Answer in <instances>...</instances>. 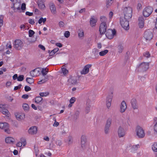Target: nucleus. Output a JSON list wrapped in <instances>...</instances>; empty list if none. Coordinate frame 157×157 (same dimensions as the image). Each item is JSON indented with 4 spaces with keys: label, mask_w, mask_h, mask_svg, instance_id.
<instances>
[{
    "label": "nucleus",
    "mask_w": 157,
    "mask_h": 157,
    "mask_svg": "<svg viewBox=\"0 0 157 157\" xmlns=\"http://www.w3.org/2000/svg\"><path fill=\"white\" fill-rule=\"evenodd\" d=\"M132 10L130 7H125L124 9V17L123 18L129 20L132 17Z\"/></svg>",
    "instance_id": "nucleus-1"
},
{
    "label": "nucleus",
    "mask_w": 157,
    "mask_h": 157,
    "mask_svg": "<svg viewBox=\"0 0 157 157\" xmlns=\"http://www.w3.org/2000/svg\"><path fill=\"white\" fill-rule=\"evenodd\" d=\"M128 20L126 19L123 17H121L120 22L122 27L125 30H127L129 29Z\"/></svg>",
    "instance_id": "nucleus-2"
},
{
    "label": "nucleus",
    "mask_w": 157,
    "mask_h": 157,
    "mask_svg": "<svg viewBox=\"0 0 157 157\" xmlns=\"http://www.w3.org/2000/svg\"><path fill=\"white\" fill-rule=\"evenodd\" d=\"M153 11V9L150 6L146 7L143 10V15L145 17H148L152 13Z\"/></svg>",
    "instance_id": "nucleus-3"
},
{
    "label": "nucleus",
    "mask_w": 157,
    "mask_h": 157,
    "mask_svg": "<svg viewBox=\"0 0 157 157\" xmlns=\"http://www.w3.org/2000/svg\"><path fill=\"white\" fill-rule=\"evenodd\" d=\"M149 63L144 62L141 63L138 66V68L139 70L143 71H145L149 68Z\"/></svg>",
    "instance_id": "nucleus-4"
},
{
    "label": "nucleus",
    "mask_w": 157,
    "mask_h": 157,
    "mask_svg": "<svg viewBox=\"0 0 157 157\" xmlns=\"http://www.w3.org/2000/svg\"><path fill=\"white\" fill-rule=\"evenodd\" d=\"M153 37L152 31L149 30H146L144 34V37L147 41H150Z\"/></svg>",
    "instance_id": "nucleus-5"
},
{
    "label": "nucleus",
    "mask_w": 157,
    "mask_h": 157,
    "mask_svg": "<svg viewBox=\"0 0 157 157\" xmlns=\"http://www.w3.org/2000/svg\"><path fill=\"white\" fill-rule=\"evenodd\" d=\"M136 132L137 136L139 138H143L145 136V133L143 128L139 126L137 127Z\"/></svg>",
    "instance_id": "nucleus-6"
},
{
    "label": "nucleus",
    "mask_w": 157,
    "mask_h": 157,
    "mask_svg": "<svg viewBox=\"0 0 157 157\" xmlns=\"http://www.w3.org/2000/svg\"><path fill=\"white\" fill-rule=\"evenodd\" d=\"M116 33V31L115 29H109L107 31L105 34L106 36L109 39H112Z\"/></svg>",
    "instance_id": "nucleus-7"
},
{
    "label": "nucleus",
    "mask_w": 157,
    "mask_h": 157,
    "mask_svg": "<svg viewBox=\"0 0 157 157\" xmlns=\"http://www.w3.org/2000/svg\"><path fill=\"white\" fill-rule=\"evenodd\" d=\"M9 127V125L6 122L0 123V128L3 129L4 131L7 133H9L10 132Z\"/></svg>",
    "instance_id": "nucleus-8"
},
{
    "label": "nucleus",
    "mask_w": 157,
    "mask_h": 157,
    "mask_svg": "<svg viewBox=\"0 0 157 157\" xmlns=\"http://www.w3.org/2000/svg\"><path fill=\"white\" fill-rule=\"evenodd\" d=\"M23 46V42L21 40L18 39L15 41L14 47L16 49L20 50L22 48Z\"/></svg>",
    "instance_id": "nucleus-9"
},
{
    "label": "nucleus",
    "mask_w": 157,
    "mask_h": 157,
    "mask_svg": "<svg viewBox=\"0 0 157 157\" xmlns=\"http://www.w3.org/2000/svg\"><path fill=\"white\" fill-rule=\"evenodd\" d=\"M118 136L120 138L123 137L125 135L126 131L121 126H120L117 130Z\"/></svg>",
    "instance_id": "nucleus-10"
},
{
    "label": "nucleus",
    "mask_w": 157,
    "mask_h": 157,
    "mask_svg": "<svg viewBox=\"0 0 157 157\" xmlns=\"http://www.w3.org/2000/svg\"><path fill=\"white\" fill-rule=\"evenodd\" d=\"M77 83V78L76 77L70 76L68 80V85H75Z\"/></svg>",
    "instance_id": "nucleus-11"
},
{
    "label": "nucleus",
    "mask_w": 157,
    "mask_h": 157,
    "mask_svg": "<svg viewBox=\"0 0 157 157\" xmlns=\"http://www.w3.org/2000/svg\"><path fill=\"white\" fill-rule=\"evenodd\" d=\"M40 70L39 68H36L30 72V74L32 77L39 76L41 73Z\"/></svg>",
    "instance_id": "nucleus-12"
},
{
    "label": "nucleus",
    "mask_w": 157,
    "mask_h": 157,
    "mask_svg": "<svg viewBox=\"0 0 157 157\" xmlns=\"http://www.w3.org/2000/svg\"><path fill=\"white\" fill-rule=\"evenodd\" d=\"M111 121L110 119H108L105 126L104 131L105 134H107L109 132V128L111 124Z\"/></svg>",
    "instance_id": "nucleus-13"
},
{
    "label": "nucleus",
    "mask_w": 157,
    "mask_h": 157,
    "mask_svg": "<svg viewBox=\"0 0 157 157\" xmlns=\"http://www.w3.org/2000/svg\"><path fill=\"white\" fill-rule=\"evenodd\" d=\"M92 66L91 64H88L86 65L83 68V70L81 71V74L82 75H86L89 72V68Z\"/></svg>",
    "instance_id": "nucleus-14"
},
{
    "label": "nucleus",
    "mask_w": 157,
    "mask_h": 157,
    "mask_svg": "<svg viewBox=\"0 0 157 157\" xmlns=\"http://www.w3.org/2000/svg\"><path fill=\"white\" fill-rule=\"evenodd\" d=\"M107 28L106 23H101L100 24L99 28L100 33L101 34H104L106 32Z\"/></svg>",
    "instance_id": "nucleus-15"
},
{
    "label": "nucleus",
    "mask_w": 157,
    "mask_h": 157,
    "mask_svg": "<svg viewBox=\"0 0 157 157\" xmlns=\"http://www.w3.org/2000/svg\"><path fill=\"white\" fill-rule=\"evenodd\" d=\"M127 108L126 103L124 101H122L120 105V111L121 113L124 112Z\"/></svg>",
    "instance_id": "nucleus-16"
},
{
    "label": "nucleus",
    "mask_w": 157,
    "mask_h": 157,
    "mask_svg": "<svg viewBox=\"0 0 157 157\" xmlns=\"http://www.w3.org/2000/svg\"><path fill=\"white\" fill-rule=\"evenodd\" d=\"M144 17L142 16L139 17L138 18V24L140 28H143L144 26Z\"/></svg>",
    "instance_id": "nucleus-17"
},
{
    "label": "nucleus",
    "mask_w": 157,
    "mask_h": 157,
    "mask_svg": "<svg viewBox=\"0 0 157 157\" xmlns=\"http://www.w3.org/2000/svg\"><path fill=\"white\" fill-rule=\"evenodd\" d=\"M28 132L29 134L31 135L36 134L37 132V127L36 126L30 127L28 130Z\"/></svg>",
    "instance_id": "nucleus-18"
},
{
    "label": "nucleus",
    "mask_w": 157,
    "mask_h": 157,
    "mask_svg": "<svg viewBox=\"0 0 157 157\" xmlns=\"http://www.w3.org/2000/svg\"><path fill=\"white\" fill-rule=\"evenodd\" d=\"M131 102L132 107L134 109H137L138 105L136 99H132Z\"/></svg>",
    "instance_id": "nucleus-19"
},
{
    "label": "nucleus",
    "mask_w": 157,
    "mask_h": 157,
    "mask_svg": "<svg viewBox=\"0 0 157 157\" xmlns=\"http://www.w3.org/2000/svg\"><path fill=\"white\" fill-rule=\"evenodd\" d=\"M90 101L89 99L87 100L86 104V106L85 108V112L86 114L88 113L90 111L91 105L88 103Z\"/></svg>",
    "instance_id": "nucleus-20"
},
{
    "label": "nucleus",
    "mask_w": 157,
    "mask_h": 157,
    "mask_svg": "<svg viewBox=\"0 0 157 157\" xmlns=\"http://www.w3.org/2000/svg\"><path fill=\"white\" fill-rule=\"evenodd\" d=\"M79 111L77 110L76 111L73 115V121L74 122H76L77 120L79 117Z\"/></svg>",
    "instance_id": "nucleus-21"
},
{
    "label": "nucleus",
    "mask_w": 157,
    "mask_h": 157,
    "mask_svg": "<svg viewBox=\"0 0 157 157\" xmlns=\"http://www.w3.org/2000/svg\"><path fill=\"white\" fill-rule=\"evenodd\" d=\"M86 137L84 136H82L81 138V147L82 148H84L85 147V144L86 142Z\"/></svg>",
    "instance_id": "nucleus-22"
},
{
    "label": "nucleus",
    "mask_w": 157,
    "mask_h": 157,
    "mask_svg": "<svg viewBox=\"0 0 157 157\" xmlns=\"http://www.w3.org/2000/svg\"><path fill=\"white\" fill-rule=\"evenodd\" d=\"M96 22L97 20L94 18V17H92L90 18V24L92 27L95 25Z\"/></svg>",
    "instance_id": "nucleus-23"
},
{
    "label": "nucleus",
    "mask_w": 157,
    "mask_h": 157,
    "mask_svg": "<svg viewBox=\"0 0 157 157\" xmlns=\"http://www.w3.org/2000/svg\"><path fill=\"white\" fill-rule=\"evenodd\" d=\"M0 111L2 112V113L4 114H6V117H9V112L8 110L6 109L2 108L0 110Z\"/></svg>",
    "instance_id": "nucleus-24"
},
{
    "label": "nucleus",
    "mask_w": 157,
    "mask_h": 157,
    "mask_svg": "<svg viewBox=\"0 0 157 157\" xmlns=\"http://www.w3.org/2000/svg\"><path fill=\"white\" fill-rule=\"evenodd\" d=\"M14 141V139L11 137H7L5 139V141L7 143H13Z\"/></svg>",
    "instance_id": "nucleus-25"
},
{
    "label": "nucleus",
    "mask_w": 157,
    "mask_h": 157,
    "mask_svg": "<svg viewBox=\"0 0 157 157\" xmlns=\"http://www.w3.org/2000/svg\"><path fill=\"white\" fill-rule=\"evenodd\" d=\"M50 7L52 13L54 14L56 13V8L54 4L53 3H51Z\"/></svg>",
    "instance_id": "nucleus-26"
},
{
    "label": "nucleus",
    "mask_w": 157,
    "mask_h": 157,
    "mask_svg": "<svg viewBox=\"0 0 157 157\" xmlns=\"http://www.w3.org/2000/svg\"><path fill=\"white\" fill-rule=\"evenodd\" d=\"M59 50V48H56L52 50L51 52H50V51H48V53H49V56H52L56 52H58Z\"/></svg>",
    "instance_id": "nucleus-27"
},
{
    "label": "nucleus",
    "mask_w": 157,
    "mask_h": 157,
    "mask_svg": "<svg viewBox=\"0 0 157 157\" xmlns=\"http://www.w3.org/2000/svg\"><path fill=\"white\" fill-rule=\"evenodd\" d=\"M16 118L18 120L24 119L25 117V115L24 113H19L16 116Z\"/></svg>",
    "instance_id": "nucleus-28"
},
{
    "label": "nucleus",
    "mask_w": 157,
    "mask_h": 157,
    "mask_svg": "<svg viewBox=\"0 0 157 157\" xmlns=\"http://www.w3.org/2000/svg\"><path fill=\"white\" fill-rule=\"evenodd\" d=\"M42 0H40L38 2V6L41 9H44L45 8V6Z\"/></svg>",
    "instance_id": "nucleus-29"
},
{
    "label": "nucleus",
    "mask_w": 157,
    "mask_h": 157,
    "mask_svg": "<svg viewBox=\"0 0 157 157\" xmlns=\"http://www.w3.org/2000/svg\"><path fill=\"white\" fill-rule=\"evenodd\" d=\"M118 52L119 53H122L123 49L124 46L122 44H120L117 47Z\"/></svg>",
    "instance_id": "nucleus-30"
},
{
    "label": "nucleus",
    "mask_w": 157,
    "mask_h": 157,
    "mask_svg": "<svg viewBox=\"0 0 157 157\" xmlns=\"http://www.w3.org/2000/svg\"><path fill=\"white\" fill-rule=\"evenodd\" d=\"M112 99H107L106 100V106L108 108H109L111 104Z\"/></svg>",
    "instance_id": "nucleus-31"
},
{
    "label": "nucleus",
    "mask_w": 157,
    "mask_h": 157,
    "mask_svg": "<svg viewBox=\"0 0 157 157\" xmlns=\"http://www.w3.org/2000/svg\"><path fill=\"white\" fill-rule=\"evenodd\" d=\"M48 72V69L47 68H42V70L41 71L42 75L44 76L47 74Z\"/></svg>",
    "instance_id": "nucleus-32"
},
{
    "label": "nucleus",
    "mask_w": 157,
    "mask_h": 157,
    "mask_svg": "<svg viewBox=\"0 0 157 157\" xmlns=\"http://www.w3.org/2000/svg\"><path fill=\"white\" fill-rule=\"evenodd\" d=\"M151 147L153 151L154 152H157V143H155Z\"/></svg>",
    "instance_id": "nucleus-33"
},
{
    "label": "nucleus",
    "mask_w": 157,
    "mask_h": 157,
    "mask_svg": "<svg viewBox=\"0 0 157 157\" xmlns=\"http://www.w3.org/2000/svg\"><path fill=\"white\" fill-rule=\"evenodd\" d=\"M108 52V50H105L99 52V54L101 56H104Z\"/></svg>",
    "instance_id": "nucleus-34"
},
{
    "label": "nucleus",
    "mask_w": 157,
    "mask_h": 157,
    "mask_svg": "<svg viewBox=\"0 0 157 157\" xmlns=\"http://www.w3.org/2000/svg\"><path fill=\"white\" fill-rule=\"evenodd\" d=\"M49 94V92H44L40 93L39 94L40 95L41 97H45L48 95Z\"/></svg>",
    "instance_id": "nucleus-35"
},
{
    "label": "nucleus",
    "mask_w": 157,
    "mask_h": 157,
    "mask_svg": "<svg viewBox=\"0 0 157 157\" xmlns=\"http://www.w3.org/2000/svg\"><path fill=\"white\" fill-rule=\"evenodd\" d=\"M40 100H39L38 99H35V102L37 104L39 105H41L43 103V99H40Z\"/></svg>",
    "instance_id": "nucleus-36"
},
{
    "label": "nucleus",
    "mask_w": 157,
    "mask_h": 157,
    "mask_svg": "<svg viewBox=\"0 0 157 157\" xmlns=\"http://www.w3.org/2000/svg\"><path fill=\"white\" fill-rule=\"evenodd\" d=\"M100 20L101 23H106L107 19L106 17L103 16H101L100 17Z\"/></svg>",
    "instance_id": "nucleus-37"
},
{
    "label": "nucleus",
    "mask_w": 157,
    "mask_h": 157,
    "mask_svg": "<svg viewBox=\"0 0 157 157\" xmlns=\"http://www.w3.org/2000/svg\"><path fill=\"white\" fill-rule=\"evenodd\" d=\"M84 32L82 30L80 31L78 33V37L80 39H82L84 36Z\"/></svg>",
    "instance_id": "nucleus-38"
},
{
    "label": "nucleus",
    "mask_w": 157,
    "mask_h": 157,
    "mask_svg": "<svg viewBox=\"0 0 157 157\" xmlns=\"http://www.w3.org/2000/svg\"><path fill=\"white\" fill-rule=\"evenodd\" d=\"M113 0H106V6L108 8L112 4Z\"/></svg>",
    "instance_id": "nucleus-39"
},
{
    "label": "nucleus",
    "mask_w": 157,
    "mask_h": 157,
    "mask_svg": "<svg viewBox=\"0 0 157 157\" xmlns=\"http://www.w3.org/2000/svg\"><path fill=\"white\" fill-rule=\"evenodd\" d=\"M75 101V99H70L69 100L70 103L68 105V107L69 108L71 107L72 106V104L74 103Z\"/></svg>",
    "instance_id": "nucleus-40"
},
{
    "label": "nucleus",
    "mask_w": 157,
    "mask_h": 157,
    "mask_svg": "<svg viewBox=\"0 0 157 157\" xmlns=\"http://www.w3.org/2000/svg\"><path fill=\"white\" fill-rule=\"evenodd\" d=\"M27 82L29 84H32L34 82V80L32 78H27L26 79Z\"/></svg>",
    "instance_id": "nucleus-41"
},
{
    "label": "nucleus",
    "mask_w": 157,
    "mask_h": 157,
    "mask_svg": "<svg viewBox=\"0 0 157 157\" xmlns=\"http://www.w3.org/2000/svg\"><path fill=\"white\" fill-rule=\"evenodd\" d=\"M46 21V18H43V17H41L40 18L38 21V23L39 24H40L42 22L44 24V23Z\"/></svg>",
    "instance_id": "nucleus-42"
},
{
    "label": "nucleus",
    "mask_w": 157,
    "mask_h": 157,
    "mask_svg": "<svg viewBox=\"0 0 157 157\" xmlns=\"http://www.w3.org/2000/svg\"><path fill=\"white\" fill-rule=\"evenodd\" d=\"M22 107L24 110H29V105L26 103H24L23 104Z\"/></svg>",
    "instance_id": "nucleus-43"
},
{
    "label": "nucleus",
    "mask_w": 157,
    "mask_h": 157,
    "mask_svg": "<svg viewBox=\"0 0 157 157\" xmlns=\"http://www.w3.org/2000/svg\"><path fill=\"white\" fill-rule=\"evenodd\" d=\"M139 146V145L138 144L133 146L131 148V151H133L136 150L138 148Z\"/></svg>",
    "instance_id": "nucleus-44"
},
{
    "label": "nucleus",
    "mask_w": 157,
    "mask_h": 157,
    "mask_svg": "<svg viewBox=\"0 0 157 157\" xmlns=\"http://www.w3.org/2000/svg\"><path fill=\"white\" fill-rule=\"evenodd\" d=\"M62 71L63 74L64 75L68 73V71L65 68L62 67Z\"/></svg>",
    "instance_id": "nucleus-45"
},
{
    "label": "nucleus",
    "mask_w": 157,
    "mask_h": 157,
    "mask_svg": "<svg viewBox=\"0 0 157 157\" xmlns=\"http://www.w3.org/2000/svg\"><path fill=\"white\" fill-rule=\"evenodd\" d=\"M99 50L97 48H94L92 52L94 54L95 56L98 55Z\"/></svg>",
    "instance_id": "nucleus-46"
},
{
    "label": "nucleus",
    "mask_w": 157,
    "mask_h": 157,
    "mask_svg": "<svg viewBox=\"0 0 157 157\" xmlns=\"http://www.w3.org/2000/svg\"><path fill=\"white\" fill-rule=\"evenodd\" d=\"M143 56L147 58H148L150 57L151 55L149 52H146L144 53Z\"/></svg>",
    "instance_id": "nucleus-47"
},
{
    "label": "nucleus",
    "mask_w": 157,
    "mask_h": 157,
    "mask_svg": "<svg viewBox=\"0 0 157 157\" xmlns=\"http://www.w3.org/2000/svg\"><path fill=\"white\" fill-rule=\"evenodd\" d=\"M35 33V32L34 31L32 30H29V36L30 37H31Z\"/></svg>",
    "instance_id": "nucleus-48"
},
{
    "label": "nucleus",
    "mask_w": 157,
    "mask_h": 157,
    "mask_svg": "<svg viewBox=\"0 0 157 157\" xmlns=\"http://www.w3.org/2000/svg\"><path fill=\"white\" fill-rule=\"evenodd\" d=\"M24 75H20L17 78V80L19 81H21L24 79Z\"/></svg>",
    "instance_id": "nucleus-49"
},
{
    "label": "nucleus",
    "mask_w": 157,
    "mask_h": 157,
    "mask_svg": "<svg viewBox=\"0 0 157 157\" xmlns=\"http://www.w3.org/2000/svg\"><path fill=\"white\" fill-rule=\"evenodd\" d=\"M48 80V78H45V79H42L40 81H39L38 82V84H40L42 83H44L46 81H47Z\"/></svg>",
    "instance_id": "nucleus-50"
},
{
    "label": "nucleus",
    "mask_w": 157,
    "mask_h": 157,
    "mask_svg": "<svg viewBox=\"0 0 157 157\" xmlns=\"http://www.w3.org/2000/svg\"><path fill=\"white\" fill-rule=\"evenodd\" d=\"M70 35V32L68 31H66L64 33V36L66 38H68Z\"/></svg>",
    "instance_id": "nucleus-51"
},
{
    "label": "nucleus",
    "mask_w": 157,
    "mask_h": 157,
    "mask_svg": "<svg viewBox=\"0 0 157 157\" xmlns=\"http://www.w3.org/2000/svg\"><path fill=\"white\" fill-rule=\"evenodd\" d=\"M3 17L2 16H0V27L3 25Z\"/></svg>",
    "instance_id": "nucleus-52"
},
{
    "label": "nucleus",
    "mask_w": 157,
    "mask_h": 157,
    "mask_svg": "<svg viewBox=\"0 0 157 157\" xmlns=\"http://www.w3.org/2000/svg\"><path fill=\"white\" fill-rule=\"evenodd\" d=\"M25 91L27 92L30 90H31V88L28 86H25Z\"/></svg>",
    "instance_id": "nucleus-53"
},
{
    "label": "nucleus",
    "mask_w": 157,
    "mask_h": 157,
    "mask_svg": "<svg viewBox=\"0 0 157 157\" xmlns=\"http://www.w3.org/2000/svg\"><path fill=\"white\" fill-rule=\"evenodd\" d=\"M26 9V4L25 3H23L21 5V9L22 10H24Z\"/></svg>",
    "instance_id": "nucleus-54"
},
{
    "label": "nucleus",
    "mask_w": 157,
    "mask_h": 157,
    "mask_svg": "<svg viewBox=\"0 0 157 157\" xmlns=\"http://www.w3.org/2000/svg\"><path fill=\"white\" fill-rule=\"evenodd\" d=\"M59 123L57 122L56 120L55 119V122L53 125V126L54 127H57L59 125Z\"/></svg>",
    "instance_id": "nucleus-55"
},
{
    "label": "nucleus",
    "mask_w": 157,
    "mask_h": 157,
    "mask_svg": "<svg viewBox=\"0 0 157 157\" xmlns=\"http://www.w3.org/2000/svg\"><path fill=\"white\" fill-rule=\"evenodd\" d=\"M154 131L156 133H157V121L154 125Z\"/></svg>",
    "instance_id": "nucleus-56"
},
{
    "label": "nucleus",
    "mask_w": 157,
    "mask_h": 157,
    "mask_svg": "<svg viewBox=\"0 0 157 157\" xmlns=\"http://www.w3.org/2000/svg\"><path fill=\"white\" fill-rule=\"evenodd\" d=\"M12 48V46L10 43H8L6 45V48Z\"/></svg>",
    "instance_id": "nucleus-57"
},
{
    "label": "nucleus",
    "mask_w": 157,
    "mask_h": 157,
    "mask_svg": "<svg viewBox=\"0 0 157 157\" xmlns=\"http://www.w3.org/2000/svg\"><path fill=\"white\" fill-rule=\"evenodd\" d=\"M21 142L23 145V146H25L26 144V141L23 138H21Z\"/></svg>",
    "instance_id": "nucleus-58"
},
{
    "label": "nucleus",
    "mask_w": 157,
    "mask_h": 157,
    "mask_svg": "<svg viewBox=\"0 0 157 157\" xmlns=\"http://www.w3.org/2000/svg\"><path fill=\"white\" fill-rule=\"evenodd\" d=\"M21 85L20 84L18 86H15L14 88V90H16L18 89H19L21 88Z\"/></svg>",
    "instance_id": "nucleus-59"
},
{
    "label": "nucleus",
    "mask_w": 157,
    "mask_h": 157,
    "mask_svg": "<svg viewBox=\"0 0 157 157\" xmlns=\"http://www.w3.org/2000/svg\"><path fill=\"white\" fill-rule=\"evenodd\" d=\"M64 24L63 21H60L59 22V25L60 27H63L64 26Z\"/></svg>",
    "instance_id": "nucleus-60"
},
{
    "label": "nucleus",
    "mask_w": 157,
    "mask_h": 157,
    "mask_svg": "<svg viewBox=\"0 0 157 157\" xmlns=\"http://www.w3.org/2000/svg\"><path fill=\"white\" fill-rule=\"evenodd\" d=\"M38 47L43 50H45V49L44 47L42 45H41V44L39 45H38Z\"/></svg>",
    "instance_id": "nucleus-61"
},
{
    "label": "nucleus",
    "mask_w": 157,
    "mask_h": 157,
    "mask_svg": "<svg viewBox=\"0 0 157 157\" xmlns=\"http://www.w3.org/2000/svg\"><path fill=\"white\" fill-rule=\"evenodd\" d=\"M22 144H23L22 142H19L17 143L16 146L17 147H21L22 146Z\"/></svg>",
    "instance_id": "nucleus-62"
},
{
    "label": "nucleus",
    "mask_w": 157,
    "mask_h": 157,
    "mask_svg": "<svg viewBox=\"0 0 157 157\" xmlns=\"http://www.w3.org/2000/svg\"><path fill=\"white\" fill-rule=\"evenodd\" d=\"M25 14L29 16H32L33 15V13H30L29 12H26L25 13Z\"/></svg>",
    "instance_id": "nucleus-63"
},
{
    "label": "nucleus",
    "mask_w": 157,
    "mask_h": 157,
    "mask_svg": "<svg viewBox=\"0 0 157 157\" xmlns=\"http://www.w3.org/2000/svg\"><path fill=\"white\" fill-rule=\"evenodd\" d=\"M113 13L112 11L110 12L109 14V18H111L113 16Z\"/></svg>",
    "instance_id": "nucleus-64"
}]
</instances>
